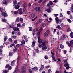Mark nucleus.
<instances>
[{
  "label": "nucleus",
  "instance_id": "f257e3e1",
  "mask_svg": "<svg viewBox=\"0 0 73 73\" xmlns=\"http://www.w3.org/2000/svg\"><path fill=\"white\" fill-rule=\"evenodd\" d=\"M13 30L14 32H16V31H19V28L18 27H14L13 28Z\"/></svg>",
  "mask_w": 73,
  "mask_h": 73
},
{
  "label": "nucleus",
  "instance_id": "f03ea898",
  "mask_svg": "<svg viewBox=\"0 0 73 73\" xmlns=\"http://www.w3.org/2000/svg\"><path fill=\"white\" fill-rule=\"evenodd\" d=\"M50 33V31L49 30H48L47 31H46V32H45L44 34V35L45 36H46L49 33Z\"/></svg>",
  "mask_w": 73,
  "mask_h": 73
},
{
  "label": "nucleus",
  "instance_id": "7ed1b4c3",
  "mask_svg": "<svg viewBox=\"0 0 73 73\" xmlns=\"http://www.w3.org/2000/svg\"><path fill=\"white\" fill-rule=\"evenodd\" d=\"M2 15L3 16H4V17H6V16H8V15L7 14V13L5 12H2L1 13Z\"/></svg>",
  "mask_w": 73,
  "mask_h": 73
},
{
  "label": "nucleus",
  "instance_id": "20e7f679",
  "mask_svg": "<svg viewBox=\"0 0 73 73\" xmlns=\"http://www.w3.org/2000/svg\"><path fill=\"white\" fill-rule=\"evenodd\" d=\"M18 11H19V13L20 15H21L23 13V11H22V8H21L18 9Z\"/></svg>",
  "mask_w": 73,
  "mask_h": 73
},
{
  "label": "nucleus",
  "instance_id": "39448f33",
  "mask_svg": "<svg viewBox=\"0 0 73 73\" xmlns=\"http://www.w3.org/2000/svg\"><path fill=\"white\" fill-rule=\"evenodd\" d=\"M42 49L43 50L47 49V47L43 45L42 46Z\"/></svg>",
  "mask_w": 73,
  "mask_h": 73
},
{
  "label": "nucleus",
  "instance_id": "423d86ee",
  "mask_svg": "<svg viewBox=\"0 0 73 73\" xmlns=\"http://www.w3.org/2000/svg\"><path fill=\"white\" fill-rule=\"evenodd\" d=\"M27 5L25 3H24L23 6V10H25V8H26V7Z\"/></svg>",
  "mask_w": 73,
  "mask_h": 73
},
{
  "label": "nucleus",
  "instance_id": "0eeeda50",
  "mask_svg": "<svg viewBox=\"0 0 73 73\" xmlns=\"http://www.w3.org/2000/svg\"><path fill=\"white\" fill-rule=\"evenodd\" d=\"M35 10L36 11H39L40 10V7H37L35 8Z\"/></svg>",
  "mask_w": 73,
  "mask_h": 73
},
{
  "label": "nucleus",
  "instance_id": "6e6552de",
  "mask_svg": "<svg viewBox=\"0 0 73 73\" xmlns=\"http://www.w3.org/2000/svg\"><path fill=\"white\" fill-rule=\"evenodd\" d=\"M14 8L15 9H19L20 8V6L19 5H16L15 6Z\"/></svg>",
  "mask_w": 73,
  "mask_h": 73
},
{
  "label": "nucleus",
  "instance_id": "1a4fd4ad",
  "mask_svg": "<svg viewBox=\"0 0 73 73\" xmlns=\"http://www.w3.org/2000/svg\"><path fill=\"white\" fill-rule=\"evenodd\" d=\"M42 21V19H40L36 22V24H39L40 23H41Z\"/></svg>",
  "mask_w": 73,
  "mask_h": 73
},
{
  "label": "nucleus",
  "instance_id": "9d476101",
  "mask_svg": "<svg viewBox=\"0 0 73 73\" xmlns=\"http://www.w3.org/2000/svg\"><path fill=\"white\" fill-rule=\"evenodd\" d=\"M35 14L33 13L31 15V19H32V18H34V17H35Z\"/></svg>",
  "mask_w": 73,
  "mask_h": 73
},
{
  "label": "nucleus",
  "instance_id": "9b49d317",
  "mask_svg": "<svg viewBox=\"0 0 73 73\" xmlns=\"http://www.w3.org/2000/svg\"><path fill=\"white\" fill-rule=\"evenodd\" d=\"M64 66L65 67H66V66H69V64L68 63H64Z\"/></svg>",
  "mask_w": 73,
  "mask_h": 73
},
{
  "label": "nucleus",
  "instance_id": "f8f14e48",
  "mask_svg": "<svg viewBox=\"0 0 73 73\" xmlns=\"http://www.w3.org/2000/svg\"><path fill=\"white\" fill-rule=\"evenodd\" d=\"M7 1L6 0H4L3 2V4H6L7 3Z\"/></svg>",
  "mask_w": 73,
  "mask_h": 73
},
{
  "label": "nucleus",
  "instance_id": "ddd939ff",
  "mask_svg": "<svg viewBox=\"0 0 73 73\" xmlns=\"http://www.w3.org/2000/svg\"><path fill=\"white\" fill-rule=\"evenodd\" d=\"M35 42H36V41H34L33 42L32 45V46L33 47H34V46H35Z\"/></svg>",
  "mask_w": 73,
  "mask_h": 73
},
{
  "label": "nucleus",
  "instance_id": "4468645a",
  "mask_svg": "<svg viewBox=\"0 0 73 73\" xmlns=\"http://www.w3.org/2000/svg\"><path fill=\"white\" fill-rule=\"evenodd\" d=\"M45 11H46L47 12H48V13L50 12H51L50 9H48L45 10Z\"/></svg>",
  "mask_w": 73,
  "mask_h": 73
},
{
  "label": "nucleus",
  "instance_id": "2eb2a0df",
  "mask_svg": "<svg viewBox=\"0 0 73 73\" xmlns=\"http://www.w3.org/2000/svg\"><path fill=\"white\" fill-rule=\"evenodd\" d=\"M33 69H34L36 71L38 70V68L37 67H34L33 68Z\"/></svg>",
  "mask_w": 73,
  "mask_h": 73
},
{
  "label": "nucleus",
  "instance_id": "dca6fc26",
  "mask_svg": "<svg viewBox=\"0 0 73 73\" xmlns=\"http://www.w3.org/2000/svg\"><path fill=\"white\" fill-rule=\"evenodd\" d=\"M70 37L72 38H73V32H71L70 33Z\"/></svg>",
  "mask_w": 73,
  "mask_h": 73
},
{
  "label": "nucleus",
  "instance_id": "f3484780",
  "mask_svg": "<svg viewBox=\"0 0 73 73\" xmlns=\"http://www.w3.org/2000/svg\"><path fill=\"white\" fill-rule=\"evenodd\" d=\"M3 22H7V19L5 18L3 19H2Z\"/></svg>",
  "mask_w": 73,
  "mask_h": 73
},
{
  "label": "nucleus",
  "instance_id": "a211bd4d",
  "mask_svg": "<svg viewBox=\"0 0 73 73\" xmlns=\"http://www.w3.org/2000/svg\"><path fill=\"white\" fill-rule=\"evenodd\" d=\"M15 61H12L11 63V65H12V66H13V65H14V64H15Z\"/></svg>",
  "mask_w": 73,
  "mask_h": 73
},
{
  "label": "nucleus",
  "instance_id": "6ab92c4d",
  "mask_svg": "<svg viewBox=\"0 0 73 73\" xmlns=\"http://www.w3.org/2000/svg\"><path fill=\"white\" fill-rule=\"evenodd\" d=\"M51 53L52 54V57H53L54 56V54L53 53V52H52V51H51Z\"/></svg>",
  "mask_w": 73,
  "mask_h": 73
},
{
  "label": "nucleus",
  "instance_id": "aec40b11",
  "mask_svg": "<svg viewBox=\"0 0 73 73\" xmlns=\"http://www.w3.org/2000/svg\"><path fill=\"white\" fill-rule=\"evenodd\" d=\"M38 42H39V44L41 43V42H42V40H41V39H38Z\"/></svg>",
  "mask_w": 73,
  "mask_h": 73
},
{
  "label": "nucleus",
  "instance_id": "412c9836",
  "mask_svg": "<svg viewBox=\"0 0 73 73\" xmlns=\"http://www.w3.org/2000/svg\"><path fill=\"white\" fill-rule=\"evenodd\" d=\"M68 46H71V47H73V44L70 43H69L68 44Z\"/></svg>",
  "mask_w": 73,
  "mask_h": 73
},
{
  "label": "nucleus",
  "instance_id": "4be33fe9",
  "mask_svg": "<svg viewBox=\"0 0 73 73\" xmlns=\"http://www.w3.org/2000/svg\"><path fill=\"white\" fill-rule=\"evenodd\" d=\"M60 47L61 49H64V46L62 44L60 45Z\"/></svg>",
  "mask_w": 73,
  "mask_h": 73
},
{
  "label": "nucleus",
  "instance_id": "5701e85b",
  "mask_svg": "<svg viewBox=\"0 0 73 73\" xmlns=\"http://www.w3.org/2000/svg\"><path fill=\"white\" fill-rule=\"evenodd\" d=\"M21 68L22 69H23V70H25L26 68H25V67H24V66H22Z\"/></svg>",
  "mask_w": 73,
  "mask_h": 73
},
{
  "label": "nucleus",
  "instance_id": "b1692460",
  "mask_svg": "<svg viewBox=\"0 0 73 73\" xmlns=\"http://www.w3.org/2000/svg\"><path fill=\"white\" fill-rule=\"evenodd\" d=\"M9 28H13V25H9Z\"/></svg>",
  "mask_w": 73,
  "mask_h": 73
},
{
  "label": "nucleus",
  "instance_id": "393cba45",
  "mask_svg": "<svg viewBox=\"0 0 73 73\" xmlns=\"http://www.w3.org/2000/svg\"><path fill=\"white\" fill-rule=\"evenodd\" d=\"M17 27H21V25L20 24V23H18L17 24Z\"/></svg>",
  "mask_w": 73,
  "mask_h": 73
},
{
  "label": "nucleus",
  "instance_id": "a878e982",
  "mask_svg": "<svg viewBox=\"0 0 73 73\" xmlns=\"http://www.w3.org/2000/svg\"><path fill=\"white\" fill-rule=\"evenodd\" d=\"M63 61L64 62V63L65 64V63H66L67 62V59L66 60H63Z\"/></svg>",
  "mask_w": 73,
  "mask_h": 73
},
{
  "label": "nucleus",
  "instance_id": "bb28decb",
  "mask_svg": "<svg viewBox=\"0 0 73 73\" xmlns=\"http://www.w3.org/2000/svg\"><path fill=\"white\" fill-rule=\"evenodd\" d=\"M13 4L14 5L16 4H17V1L16 0H15L13 2Z\"/></svg>",
  "mask_w": 73,
  "mask_h": 73
},
{
  "label": "nucleus",
  "instance_id": "cd10ccee",
  "mask_svg": "<svg viewBox=\"0 0 73 73\" xmlns=\"http://www.w3.org/2000/svg\"><path fill=\"white\" fill-rule=\"evenodd\" d=\"M32 27H30L29 28V31H32Z\"/></svg>",
  "mask_w": 73,
  "mask_h": 73
},
{
  "label": "nucleus",
  "instance_id": "c85d7f7f",
  "mask_svg": "<svg viewBox=\"0 0 73 73\" xmlns=\"http://www.w3.org/2000/svg\"><path fill=\"white\" fill-rule=\"evenodd\" d=\"M44 58L46 60H48V59L49 58V57H48L46 56H45Z\"/></svg>",
  "mask_w": 73,
  "mask_h": 73
},
{
  "label": "nucleus",
  "instance_id": "c756f323",
  "mask_svg": "<svg viewBox=\"0 0 73 73\" xmlns=\"http://www.w3.org/2000/svg\"><path fill=\"white\" fill-rule=\"evenodd\" d=\"M53 2L51 1H49V4H50V5H53Z\"/></svg>",
  "mask_w": 73,
  "mask_h": 73
},
{
  "label": "nucleus",
  "instance_id": "7c9ffc66",
  "mask_svg": "<svg viewBox=\"0 0 73 73\" xmlns=\"http://www.w3.org/2000/svg\"><path fill=\"white\" fill-rule=\"evenodd\" d=\"M16 21L17 22H19V17L17 18L16 19Z\"/></svg>",
  "mask_w": 73,
  "mask_h": 73
},
{
  "label": "nucleus",
  "instance_id": "2f4dec72",
  "mask_svg": "<svg viewBox=\"0 0 73 73\" xmlns=\"http://www.w3.org/2000/svg\"><path fill=\"white\" fill-rule=\"evenodd\" d=\"M25 41L24 40H23L22 41H21V43L22 44H24L25 43Z\"/></svg>",
  "mask_w": 73,
  "mask_h": 73
},
{
  "label": "nucleus",
  "instance_id": "473e14b6",
  "mask_svg": "<svg viewBox=\"0 0 73 73\" xmlns=\"http://www.w3.org/2000/svg\"><path fill=\"white\" fill-rule=\"evenodd\" d=\"M18 13V11H15L14 12V14H16Z\"/></svg>",
  "mask_w": 73,
  "mask_h": 73
},
{
  "label": "nucleus",
  "instance_id": "72a5a7b5",
  "mask_svg": "<svg viewBox=\"0 0 73 73\" xmlns=\"http://www.w3.org/2000/svg\"><path fill=\"white\" fill-rule=\"evenodd\" d=\"M43 29L42 28V27H41L40 28V29H39V31H40V32H41L42 31Z\"/></svg>",
  "mask_w": 73,
  "mask_h": 73
},
{
  "label": "nucleus",
  "instance_id": "f704fd0d",
  "mask_svg": "<svg viewBox=\"0 0 73 73\" xmlns=\"http://www.w3.org/2000/svg\"><path fill=\"white\" fill-rule=\"evenodd\" d=\"M57 28H58V29H61V27L59 25H58V26H57Z\"/></svg>",
  "mask_w": 73,
  "mask_h": 73
},
{
  "label": "nucleus",
  "instance_id": "c9c22d12",
  "mask_svg": "<svg viewBox=\"0 0 73 73\" xmlns=\"http://www.w3.org/2000/svg\"><path fill=\"white\" fill-rule=\"evenodd\" d=\"M55 20L56 21H57L58 20H60L59 19H58V17H56Z\"/></svg>",
  "mask_w": 73,
  "mask_h": 73
},
{
  "label": "nucleus",
  "instance_id": "e433bc0d",
  "mask_svg": "<svg viewBox=\"0 0 73 73\" xmlns=\"http://www.w3.org/2000/svg\"><path fill=\"white\" fill-rule=\"evenodd\" d=\"M64 54H66V50H64Z\"/></svg>",
  "mask_w": 73,
  "mask_h": 73
},
{
  "label": "nucleus",
  "instance_id": "4c0bfd02",
  "mask_svg": "<svg viewBox=\"0 0 73 73\" xmlns=\"http://www.w3.org/2000/svg\"><path fill=\"white\" fill-rule=\"evenodd\" d=\"M17 50H18V49L17 48H15L13 50L14 52H16Z\"/></svg>",
  "mask_w": 73,
  "mask_h": 73
},
{
  "label": "nucleus",
  "instance_id": "58836bf2",
  "mask_svg": "<svg viewBox=\"0 0 73 73\" xmlns=\"http://www.w3.org/2000/svg\"><path fill=\"white\" fill-rule=\"evenodd\" d=\"M7 72H8V71L7 70H5L3 71L4 73H7Z\"/></svg>",
  "mask_w": 73,
  "mask_h": 73
},
{
  "label": "nucleus",
  "instance_id": "ea45409f",
  "mask_svg": "<svg viewBox=\"0 0 73 73\" xmlns=\"http://www.w3.org/2000/svg\"><path fill=\"white\" fill-rule=\"evenodd\" d=\"M33 34H35V30H33Z\"/></svg>",
  "mask_w": 73,
  "mask_h": 73
},
{
  "label": "nucleus",
  "instance_id": "a19ab883",
  "mask_svg": "<svg viewBox=\"0 0 73 73\" xmlns=\"http://www.w3.org/2000/svg\"><path fill=\"white\" fill-rule=\"evenodd\" d=\"M68 21V22H69V23H71V22H72V21H71V20H70L69 19H67Z\"/></svg>",
  "mask_w": 73,
  "mask_h": 73
},
{
  "label": "nucleus",
  "instance_id": "79ce46f5",
  "mask_svg": "<svg viewBox=\"0 0 73 73\" xmlns=\"http://www.w3.org/2000/svg\"><path fill=\"white\" fill-rule=\"evenodd\" d=\"M9 55L10 56H12V53L10 52L9 53Z\"/></svg>",
  "mask_w": 73,
  "mask_h": 73
},
{
  "label": "nucleus",
  "instance_id": "37998d69",
  "mask_svg": "<svg viewBox=\"0 0 73 73\" xmlns=\"http://www.w3.org/2000/svg\"><path fill=\"white\" fill-rule=\"evenodd\" d=\"M29 72H30V73H32V70H31L30 69H29Z\"/></svg>",
  "mask_w": 73,
  "mask_h": 73
},
{
  "label": "nucleus",
  "instance_id": "c03bdc74",
  "mask_svg": "<svg viewBox=\"0 0 73 73\" xmlns=\"http://www.w3.org/2000/svg\"><path fill=\"white\" fill-rule=\"evenodd\" d=\"M12 38H14L15 39V38H16V36L13 35V36H12Z\"/></svg>",
  "mask_w": 73,
  "mask_h": 73
},
{
  "label": "nucleus",
  "instance_id": "a18cd8bd",
  "mask_svg": "<svg viewBox=\"0 0 73 73\" xmlns=\"http://www.w3.org/2000/svg\"><path fill=\"white\" fill-rule=\"evenodd\" d=\"M52 58L54 61H56V59H55V58H54V56L53 57H52Z\"/></svg>",
  "mask_w": 73,
  "mask_h": 73
},
{
  "label": "nucleus",
  "instance_id": "49530a36",
  "mask_svg": "<svg viewBox=\"0 0 73 73\" xmlns=\"http://www.w3.org/2000/svg\"><path fill=\"white\" fill-rule=\"evenodd\" d=\"M66 69H69V68H70V67L69 66H66Z\"/></svg>",
  "mask_w": 73,
  "mask_h": 73
},
{
  "label": "nucleus",
  "instance_id": "de8ad7c7",
  "mask_svg": "<svg viewBox=\"0 0 73 73\" xmlns=\"http://www.w3.org/2000/svg\"><path fill=\"white\" fill-rule=\"evenodd\" d=\"M20 21H22V22H23V18H21L20 19Z\"/></svg>",
  "mask_w": 73,
  "mask_h": 73
},
{
  "label": "nucleus",
  "instance_id": "09e8293b",
  "mask_svg": "<svg viewBox=\"0 0 73 73\" xmlns=\"http://www.w3.org/2000/svg\"><path fill=\"white\" fill-rule=\"evenodd\" d=\"M60 20H58V21H56V24H58L59 23V21H60Z\"/></svg>",
  "mask_w": 73,
  "mask_h": 73
},
{
  "label": "nucleus",
  "instance_id": "8fccbe9b",
  "mask_svg": "<svg viewBox=\"0 0 73 73\" xmlns=\"http://www.w3.org/2000/svg\"><path fill=\"white\" fill-rule=\"evenodd\" d=\"M14 43L15 44H17V40H15L14 41Z\"/></svg>",
  "mask_w": 73,
  "mask_h": 73
},
{
  "label": "nucleus",
  "instance_id": "3c124183",
  "mask_svg": "<svg viewBox=\"0 0 73 73\" xmlns=\"http://www.w3.org/2000/svg\"><path fill=\"white\" fill-rule=\"evenodd\" d=\"M70 31H71V30H70V28H69L67 30V32H69Z\"/></svg>",
  "mask_w": 73,
  "mask_h": 73
},
{
  "label": "nucleus",
  "instance_id": "603ef678",
  "mask_svg": "<svg viewBox=\"0 0 73 73\" xmlns=\"http://www.w3.org/2000/svg\"><path fill=\"white\" fill-rule=\"evenodd\" d=\"M42 45L43 46H45V43L44 42H42Z\"/></svg>",
  "mask_w": 73,
  "mask_h": 73
},
{
  "label": "nucleus",
  "instance_id": "864d4df0",
  "mask_svg": "<svg viewBox=\"0 0 73 73\" xmlns=\"http://www.w3.org/2000/svg\"><path fill=\"white\" fill-rule=\"evenodd\" d=\"M70 19H73V16H72V15H70Z\"/></svg>",
  "mask_w": 73,
  "mask_h": 73
},
{
  "label": "nucleus",
  "instance_id": "5fc2aeb1",
  "mask_svg": "<svg viewBox=\"0 0 73 73\" xmlns=\"http://www.w3.org/2000/svg\"><path fill=\"white\" fill-rule=\"evenodd\" d=\"M67 13L68 15H70V12L69 11H67Z\"/></svg>",
  "mask_w": 73,
  "mask_h": 73
},
{
  "label": "nucleus",
  "instance_id": "6e6d98bb",
  "mask_svg": "<svg viewBox=\"0 0 73 73\" xmlns=\"http://www.w3.org/2000/svg\"><path fill=\"white\" fill-rule=\"evenodd\" d=\"M9 41H10V42H12V39L11 38H9Z\"/></svg>",
  "mask_w": 73,
  "mask_h": 73
},
{
  "label": "nucleus",
  "instance_id": "4d7b16f0",
  "mask_svg": "<svg viewBox=\"0 0 73 73\" xmlns=\"http://www.w3.org/2000/svg\"><path fill=\"white\" fill-rule=\"evenodd\" d=\"M64 24L63 23H62L61 25H60V26L61 27H64Z\"/></svg>",
  "mask_w": 73,
  "mask_h": 73
},
{
  "label": "nucleus",
  "instance_id": "13d9d810",
  "mask_svg": "<svg viewBox=\"0 0 73 73\" xmlns=\"http://www.w3.org/2000/svg\"><path fill=\"white\" fill-rule=\"evenodd\" d=\"M45 25V24H42V25L41 27H44Z\"/></svg>",
  "mask_w": 73,
  "mask_h": 73
},
{
  "label": "nucleus",
  "instance_id": "bf43d9fd",
  "mask_svg": "<svg viewBox=\"0 0 73 73\" xmlns=\"http://www.w3.org/2000/svg\"><path fill=\"white\" fill-rule=\"evenodd\" d=\"M42 1V0H40V1H39L38 3L39 4H40Z\"/></svg>",
  "mask_w": 73,
  "mask_h": 73
},
{
  "label": "nucleus",
  "instance_id": "052dcab7",
  "mask_svg": "<svg viewBox=\"0 0 73 73\" xmlns=\"http://www.w3.org/2000/svg\"><path fill=\"white\" fill-rule=\"evenodd\" d=\"M71 11L72 12H73V7H71Z\"/></svg>",
  "mask_w": 73,
  "mask_h": 73
},
{
  "label": "nucleus",
  "instance_id": "680f3d73",
  "mask_svg": "<svg viewBox=\"0 0 73 73\" xmlns=\"http://www.w3.org/2000/svg\"><path fill=\"white\" fill-rule=\"evenodd\" d=\"M64 73H68L66 72V70H65V71H64Z\"/></svg>",
  "mask_w": 73,
  "mask_h": 73
},
{
  "label": "nucleus",
  "instance_id": "e2e57ef3",
  "mask_svg": "<svg viewBox=\"0 0 73 73\" xmlns=\"http://www.w3.org/2000/svg\"><path fill=\"white\" fill-rule=\"evenodd\" d=\"M17 70H15V72H14L13 73H17Z\"/></svg>",
  "mask_w": 73,
  "mask_h": 73
},
{
  "label": "nucleus",
  "instance_id": "0e129e2a",
  "mask_svg": "<svg viewBox=\"0 0 73 73\" xmlns=\"http://www.w3.org/2000/svg\"><path fill=\"white\" fill-rule=\"evenodd\" d=\"M9 66V65H7L6 66V68H8Z\"/></svg>",
  "mask_w": 73,
  "mask_h": 73
},
{
  "label": "nucleus",
  "instance_id": "69168bd1",
  "mask_svg": "<svg viewBox=\"0 0 73 73\" xmlns=\"http://www.w3.org/2000/svg\"><path fill=\"white\" fill-rule=\"evenodd\" d=\"M36 51L37 53H38V52H39L38 49H36Z\"/></svg>",
  "mask_w": 73,
  "mask_h": 73
},
{
  "label": "nucleus",
  "instance_id": "338daca9",
  "mask_svg": "<svg viewBox=\"0 0 73 73\" xmlns=\"http://www.w3.org/2000/svg\"><path fill=\"white\" fill-rule=\"evenodd\" d=\"M47 7H50V5H49V4H48L47 5Z\"/></svg>",
  "mask_w": 73,
  "mask_h": 73
},
{
  "label": "nucleus",
  "instance_id": "774afa93",
  "mask_svg": "<svg viewBox=\"0 0 73 73\" xmlns=\"http://www.w3.org/2000/svg\"><path fill=\"white\" fill-rule=\"evenodd\" d=\"M70 43L72 44L73 45V40H72L70 41Z\"/></svg>",
  "mask_w": 73,
  "mask_h": 73
}]
</instances>
